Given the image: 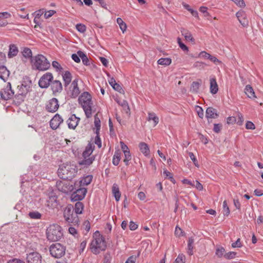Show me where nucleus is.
<instances>
[{
	"label": "nucleus",
	"mask_w": 263,
	"mask_h": 263,
	"mask_svg": "<svg viewBox=\"0 0 263 263\" xmlns=\"http://www.w3.org/2000/svg\"><path fill=\"white\" fill-rule=\"evenodd\" d=\"M78 79L73 80L71 84L65 88L67 96L70 98H76L80 93L81 91L78 87Z\"/></svg>",
	"instance_id": "obj_7"
},
{
	"label": "nucleus",
	"mask_w": 263,
	"mask_h": 263,
	"mask_svg": "<svg viewBox=\"0 0 263 263\" xmlns=\"http://www.w3.org/2000/svg\"><path fill=\"white\" fill-rule=\"evenodd\" d=\"M236 16L239 23L243 27H247L249 25V21L247 17V14L245 11L240 10L238 11Z\"/></svg>",
	"instance_id": "obj_18"
},
{
	"label": "nucleus",
	"mask_w": 263,
	"mask_h": 263,
	"mask_svg": "<svg viewBox=\"0 0 263 263\" xmlns=\"http://www.w3.org/2000/svg\"><path fill=\"white\" fill-rule=\"evenodd\" d=\"M237 119L235 117H229L227 119V123L228 124H232L236 123Z\"/></svg>",
	"instance_id": "obj_62"
},
{
	"label": "nucleus",
	"mask_w": 263,
	"mask_h": 263,
	"mask_svg": "<svg viewBox=\"0 0 263 263\" xmlns=\"http://www.w3.org/2000/svg\"><path fill=\"white\" fill-rule=\"evenodd\" d=\"M62 78L64 81V86L65 88L68 87L72 80V75L69 71H66L62 74Z\"/></svg>",
	"instance_id": "obj_23"
},
{
	"label": "nucleus",
	"mask_w": 263,
	"mask_h": 263,
	"mask_svg": "<svg viewBox=\"0 0 263 263\" xmlns=\"http://www.w3.org/2000/svg\"><path fill=\"white\" fill-rule=\"evenodd\" d=\"M180 31L182 35L184 36L186 40L191 41V42H195V39L189 31L184 28H182Z\"/></svg>",
	"instance_id": "obj_29"
},
{
	"label": "nucleus",
	"mask_w": 263,
	"mask_h": 263,
	"mask_svg": "<svg viewBox=\"0 0 263 263\" xmlns=\"http://www.w3.org/2000/svg\"><path fill=\"white\" fill-rule=\"evenodd\" d=\"M76 27L77 30L81 33H84L86 29V26L82 24H77Z\"/></svg>",
	"instance_id": "obj_51"
},
{
	"label": "nucleus",
	"mask_w": 263,
	"mask_h": 263,
	"mask_svg": "<svg viewBox=\"0 0 263 263\" xmlns=\"http://www.w3.org/2000/svg\"><path fill=\"white\" fill-rule=\"evenodd\" d=\"M147 120L150 121L153 120L154 123V126H156L159 122V118L154 112H148Z\"/></svg>",
	"instance_id": "obj_39"
},
{
	"label": "nucleus",
	"mask_w": 263,
	"mask_h": 263,
	"mask_svg": "<svg viewBox=\"0 0 263 263\" xmlns=\"http://www.w3.org/2000/svg\"><path fill=\"white\" fill-rule=\"evenodd\" d=\"M218 90V85L215 78L210 79V92L212 94H216Z\"/></svg>",
	"instance_id": "obj_30"
},
{
	"label": "nucleus",
	"mask_w": 263,
	"mask_h": 263,
	"mask_svg": "<svg viewBox=\"0 0 263 263\" xmlns=\"http://www.w3.org/2000/svg\"><path fill=\"white\" fill-rule=\"evenodd\" d=\"M117 22L120 26L121 30L124 32L127 28L126 24L123 21L122 18L118 17L117 19Z\"/></svg>",
	"instance_id": "obj_44"
},
{
	"label": "nucleus",
	"mask_w": 263,
	"mask_h": 263,
	"mask_svg": "<svg viewBox=\"0 0 263 263\" xmlns=\"http://www.w3.org/2000/svg\"><path fill=\"white\" fill-rule=\"evenodd\" d=\"M74 212L77 214H81L82 213L84 210V204L80 201L77 202L73 208Z\"/></svg>",
	"instance_id": "obj_34"
},
{
	"label": "nucleus",
	"mask_w": 263,
	"mask_h": 263,
	"mask_svg": "<svg viewBox=\"0 0 263 263\" xmlns=\"http://www.w3.org/2000/svg\"><path fill=\"white\" fill-rule=\"evenodd\" d=\"M195 110L199 117L202 119L204 116V112L202 108L198 105H196L195 106Z\"/></svg>",
	"instance_id": "obj_49"
},
{
	"label": "nucleus",
	"mask_w": 263,
	"mask_h": 263,
	"mask_svg": "<svg viewBox=\"0 0 263 263\" xmlns=\"http://www.w3.org/2000/svg\"><path fill=\"white\" fill-rule=\"evenodd\" d=\"M56 11L55 10H50L48 11H46L44 14V17L46 18H48L52 16L54 13H55Z\"/></svg>",
	"instance_id": "obj_60"
},
{
	"label": "nucleus",
	"mask_w": 263,
	"mask_h": 263,
	"mask_svg": "<svg viewBox=\"0 0 263 263\" xmlns=\"http://www.w3.org/2000/svg\"><path fill=\"white\" fill-rule=\"evenodd\" d=\"M157 63L159 65L168 66L171 64L172 60L168 58H160L158 60Z\"/></svg>",
	"instance_id": "obj_41"
},
{
	"label": "nucleus",
	"mask_w": 263,
	"mask_h": 263,
	"mask_svg": "<svg viewBox=\"0 0 263 263\" xmlns=\"http://www.w3.org/2000/svg\"><path fill=\"white\" fill-rule=\"evenodd\" d=\"M63 122V120L62 117L59 114H57L51 119L49 122L50 126L52 129H57Z\"/></svg>",
	"instance_id": "obj_15"
},
{
	"label": "nucleus",
	"mask_w": 263,
	"mask_h": 263,
	"mask_svg": "<svg viewBox=\"0 0 263 263\" xmlns=\"http://www.w3.org/2000/svg\"><path fill=\"white\" fill-rule=\"evenodd\" d=\"M185 256L181 254H179V255L178 256V257H177V258L175 260V262L176 263H184V260H185Z\"/></svg>",
	"instance_id": "obj_55"
},
{
	"label": "nucleus",
	"mask_w": 263,
	"mask_h": 263,
	"mask_svg": "<svg viewBox=\"0 0 263 263\" xmlns=\"http://www.w3.org/2000/svg\"><path fill=\"white\" fill-rule=\"evenodd\" d=\"M59 107V101L57 98H53L46 103L45 108L49 112H55Z\"/></svg>",
	"instance_id": "obj_13"
},
{
	"label": "nucleus",
	"mask_w": 263,
	"mask_h": 263,
	"mask_svg": "<svg viewBox=\"0 0 263 263\" xmlns=\"http://www.w3.org/2000/svg\"><path fill=\"white\" fill-rule=\"evenodd\" d=\"M66 248L60 243L52 244L49 248L51 255L57 258H61L65 254Z\"/></svg>",
	"instance_id": "obj_8"
},
{
	"label": "nucleus",
	"mask_w": 263,
	"mask_h": 263,
	"mask_svg": "<svg viewBox=\"0 0 263 263\" xmlns=\"http://www.w3.org/2000/svg\"><path fill=\"white\" fill-rule=\"evenodd\" d=\"M92 178L93 176L91 175H88L81 177L79 181L80 186L88 185L91 182Z\"/></svg>",
	"instance_id": "obj_22"
},
{
	"label": "nucleus",
	"mask_w": 263,
	"mask_h": 263,
	"mask_svg": "<svg viewBox=\"0 0 263 263\" xmlns=\"http://www.w3.org/2000/svg\"><path fill=\"white\" fill-rule=\"evenodd\" d=\"M90 248L91 252L96 255L99 254L100 251H104L106 248L104 237L99 234L98 237L92 240Z\"/></svg>",
	"instance_id": "obj_4"
},
{
	"label": "nucleus",
	"mask_w": 263,
	"mask_h": 263,
	"mask_svg": "<svg viewBox=\"0 0 263 263\" xmlns=\"http://www.w3.org/2000/svg\"><path fill=\"white\" fill-rule=\"evenodd\" d=\"M79 56L81 58L82 60V62L84 65L88 66L90 64V61L88 59L87 55L81 50H79L77 52Z\"/></svg>",
	"instance_id": "obj_32"
},
{
	"label": "nucleus",
	"mask_w": 263,
	"mask_h": 263,
	"mask_svg": "<svg viewBox=\"0 0 263 263\" xmlns=\"http://www.w3.org/2000/svg\"><path fill=\"white\" fill-rule=\"evenodd\" d=\"M232 247L233 248H241L242 247V244L240 241V238H238L235 242H234L231 245Z\"/></svg>",
	"instance_id": "obj_57"
},
{
	"label": "nucleus",
	"mask_w": 263,
	"mask_h": 263,
	"mask_svg": "<svg viewBox=\"0 0 263 263\" xmlns=\"http://www.w3.org/2000/svg\"><path fill=\"white\" fill-rule=\"evenodd\" d=\"M28 216L33 219H40L42 218V214L36 211L30 212L28 213Z\"/></svg>",
	"instance_id": "obj_42"
},
{
	"label": "nucleus",
	"mask_w": 263,
	"mask_h": 263,
	"mask_svg": "<svg viewBox=\"0 0 263 263\" xmlns=\"http://www.w3.org/2000/svg\"><path fill=\"white\" fill-rule=\"evenodd\" d=\"M53 80V75L51 72L44 74L39 81V85L42 88H47Z\"/></svg>",
	"instance_id": "obj_9"
},
{
	"label": "nucleus",
	"mask_w": 263,
	"mask_h": 263,
	"mask_svg": "<svg viewBox=\"0 0 263 263\" xmlns=\"http://www.w3.org/2000/svg\"><path fill=\"white\" fill-rule=\"evenodd\" d=\"M217 110L212 107L207 108L205 111V117L209 120V118L215 119L218 117Z\"/></svg>",
	"instance_id": "obj_21"
},
{
	"label": "nucleus",
	"mask_w": 263,
	"mask_h": 263,
	"mask_svg": "<svg viewBox=\"0 0 263 263\" xmlns=\"http://www.w3.org/2000/svg\"><path fill=\"white\" fill-rule=\"evenodd\" d=\"M124 155V159L123 160V162L125 163V164L126 166H128L129 164V161L132 159V156L130 154V151H128L127 152H123Z\"/></svg>",
	"instance_id": "obj_43"
},
{
	"label": "nucleus",
	"mask_w": 263,
	"mask_h": 263,
	"mask_svg": "<svg viewBox=\"0 0 263 263\" xmlns=\"http://www.w3.org/2000/svg\"><path fill=\"white\" fill-rule=\"evenodd\" d=\"M57 191L52 189V187H49L46 192L48 197L57 196Z\"/></svg>",
	"instance_id": "obj_53"
},
{
	"label": "nucleus",
	"mask_w": 263,
	"mask_h": 263,
	"mask_svg": "<svg viewBox=\"0 0 263 263\" xmlns=\"http://www.w3.org/2000/svg\"><path fill=\"white\" fill-rule=\"evenodd\" d=\"M58 196L48 197L47 200V206L48 207H53L57 205Z\"/></svg>",
	"instance_id": "obj_35"
},
{
	"label": "nucleus",
	"mask_w": 263,
	"mask_h": 263,
	"mask_svg": "<svg viewBox=\"0 0 263 263\" xmlns=\"http://www.w3.org/2000/svg\"><path fill=\"white\" fill-rule=\"evenodd\" d=\"M79 103L81 104L87 118H90L92 116L91 96L87 91L83 92L79 98Z\"/></svg>",
	"instance_id": "obj_2"
},
{
	"label": "nucleus",
	"mask_w": 263,
	"mask_h": 263,
	"mask_svg": "<svg viewBox=\"0 0 263 263\" xmlns=\"http://www.w3.org/2000/svg\"><path fill=\"white\" fill-rule=\"evenodd\" d=\"M18 52V49L15 44H10L9 46V51L8 57L9 58H12L15 57Z\"/></svg>",
	"instance_id": "obj_24"
},
{
	"label": "nucleus",
	"mask_w": 263,
	"mask_h": 263,
	"mask_svg": "<svg viewBox=\"0 0 263 263\" xmlns=\"http://www.w3.org/2000/svg\"><path fill=\"white\" fill-rule=\"evenodd\" d=\"M139 147L140 151L144 156H147L149 155L150 151L148 145L145 142H140L139 144Z\"/></svg>",
	"instance_id": "obj_28"
},
{
	"label": "nucleus",
	"mask_w": 263,
	"mask_h": 263,
	"mask_svg": "<svg viewBox=\"0 0 263 263\" xmlns=\"http://www.w3.org/2000/svg\"><path fill=\"white\" fill-rule=\"evenodd\" d=\"M95 159V156L91 157H84V159L78 162V164L81 166H84V167H87L90 165Z\"/></svg>",
	"instance_id": "obj_20"
},
{
	"label": "nucleus",
	"mask_w": 263,
	"mask_h": 263,
	"mask_svg": "<svg viewBox=\"0 0 263 263\" xmlns=\"http://www.w3.org/2000/svg\"><path fill=\"white\" fill-rule=\"evenodd\" d=\"M14 91L12 90L11 84L8 82L6 87L1 90L0 95L2 99L8 100L14 95Z\"/></svg>",
	"instance_id": "obj_12"
},
{
	"label": "nucleus",
	"mask_w": 263,
	"mask_h": 263,
	"mask_svg": "<svg viewBox=\"0 0 263 263\" xmlns=\"http://www.w3.org/2000/svg\"><path fill=\"white\" fill-rule=\"evenodd\" d=\"M108 83L114 90L120 93L124 94L125 92L122 87L119 84L116 83L114 78H110V79L108 80Z\"/></svg>",
	"instance_id": "obj_19"
},
{
	"label": "nucleus",
	"mask_w": 263,
	"mask_h": 263,
	"mask_svg": "<svg viewBox=\"0 0 263 263\" xmlns=\"http://www.w3.org/2000/svg\"><path fill=\"white\" fill-rule=\"evenodd\" d=\"M246 128L248 129H254L255 126L253 122L248 121L246 123Z\"/></svg>",
	"instance_id": "obj_59"
},
{
	"label": "nucleus",
	"mask_w": 263,
	"mask_h": 263,
	"mask_svg": "<svg viewBox=\"0 0 263 263\" xmlns=\"http://www.w3.org/2000/svg\"><path fill=\"white\" fill-rule=\"evenodd\" d=\"M52 67L55 69L57 72H61L63 71V68L60 65V64L57 61H53L52 62Z\"/></svg>",
	"instance_id": "obj_45"
},
{
	"label": "nucleus",
	"mask_w": 263,
	"mask_h": 263,
	"mask_svg": "<svg viewBox=\"0 0 263 263\" xmlns=\"http://www.w3.org/2000/svg\"><path fill=\"white\" fill-rule=\"evenodd\" d=\"M222 208L224 215L228 216L230 214V211L226 200L223 202Z\"/></svg>",
	"instance_id": "obj_47"
},
{
	"label": "nucleus",
	"mask_w": 263,
	"mask_h": 263,
	"mask_svg": "<svg viewBox=\"0 0 263 263\" xmlns=\"http://www.w3.org/2000/svg\"><path fill=\"white\" fill-rule=\"evenodd\" d=\"M22 53L23 57L26 59H30L32 58V51L28 47H24L22 51Z\"/></svg>",
	"instance_id": "obj_40"
},
{
	"label": "nucleus",
	"mask_w": 263,
	"mask_h": 263,
	"mask_svg": "<svg viewBox=\"0 0 263 263\" xmlns=\"http://www.w3.org/2000/svg\"><path fill=\"white\" fill-rule=\"evenodd\" d=\"M31 81L28 78L24 79L20 85L17 86L18 93L26 96L31 90Z\"/></svg>",
	"instance_id": "obj_10"
},
{
	"label": "nucleus",
	"mask_w": 263,
	"mask_h": 263,
	"mask_svg": "<svg viewBox=\"0 0 263 263\" xmlns=\"http://www.w3.org/2000/svg\"><path fill=\"white\" fill-rule=\"evenodd\" d=\"M189 155L190 158L193 161L195 165L196 166L198 167L199 165H198V161H197V159L196 158V157L194 155V154L192 152H190Z\"/></svg>",
	"instance_id": "obj_56"
},
{
	"label": "nucleus",
	"mask_w": 263,
	"mask_h": 263,
	"mask_svg": "<svg viewBox=\"0 0 263 263\" xmlns=\"http://www.w3.org/2000/svg\"><path fill=\"white\" fill-rule=\"evenodd\" d=\"M64 217L65 221L69 224L71 223L73 226H79V218L74 212L73 207L71 205L67 206L64 211Z\"/></svg>",
	"instance_id": "obj_5"
},
{
	"label": "nucleus",
	"mask_w": 263,
	"mask_h": 263,
	"mask_svg": "<svg viewBox=\"0 0 263 263\" xmlns=\"http://www.w3.org/2000/svg\"><path fill=\"white\" fill-rule=\"evenodd\" d=\"M136 260V257L134 256H130L129 257L125 263H135Z\"/></svg>",
	"instance_id": "obj_63"
},
{
	"label": "nucleus",
	"mask_w": 263,
	"mask_h": 263,
	"mask_svg": "<svg viewBox=\"0 0 263 263\" xmlns=\"http://www.w3.org/2000/svg\"><path fill=\"white\" fill-rule=\"evenodd\" d=\"M97 136L95 138V143L97 144L99 148H101L102 146V142L100 136L99 135V132H96Z\"/></svg>",
	"instance_id": "obj_54"
},
{
	"label": "nucleus",
	"mask_w": 263,
	"mask_h": 263,
	"mask_svg": "<svg viewBox=\"0 0 263 263\" xmlns=\"http://www.w3.org/2000/svg\"><path fill=\"white\" fill-rule=\"evenodd\" d=\"M111 256L109 253H106L104 256L103 263H110Z\"/></svg>",
	"instance_id": "obj_61"
},
{
	"label": "nucleus",
	"mask_w": 263,
	"mask_h": 263,
	"mask_svg": "<svg viewBox=\"0 0 263 263\" xmlns=\"http://www.w3.org/2000/svg\"><path fill=\"white\" fill-rule=\"evenodd\" d=\"M47 238L50 241H58L63 236L61 227L57 224L50 225L46 230Z\"/></svg>",
	"instance_id": "obj_3"
},
{
	"label": "nucleus",
	"mask_w": 263,
	"mask_h": 263,
	"mask_svg": "<svg viewBox=\"0 0 263 263\" xmlns=\"http://www.w3.org/2000/svg\"><path fill=\"white\" fill-rule=\"evenodd\" d=\"M80 118L77 117L75 114H72L67 120V123L68 128L70 129H74L78 126Z\"/></svg>",
	"instance_id": "obj_17"
},
{
	"label": "nucleus",
	"mask_w": 263,
	"mask_h": 263,
	"mask_svg": "<svg viewBox=\"0 0 263 263\" xmlns=\"http://www.w3.org/2000/svg\"><path fill=\"white\" fill-rule=\"evenodd\" d=\"M42 256L37 252H32L27 254V263H42Z\"/></svg>",
	"instance_id": "obj_14"
},
{
	"label": "nucleus",
	"mask_w": 263,
	"mask_h": 263,
	"mask_svg": "<svg viewBox=\"0 0 263 263\" xmlns=\"http://www.w3.org/2000/svg\"><path fill=\"white\" fill-rule=\"evenodd\" d=\"M236 253L235 252L231 251L228 253H226L224 255V257L227 259H231L235 257Z\"/></svg>",
	"instance_id": "obj_50"
},
{
	"label": "nucleus",
	"mask_w": 263,
	"mask_h": 263,
	"mask_svg": "<svg viewBox=\"0 0 263 263\" xmlns=\"http://www.w3.org/2000/svg\"><path fill=\"white\" fill-rule=\"evenodd\" d=\"M194 239L192 237H190L188 239L187 242V254L189 255H192L193 254V243Z\"/></svg>",
	"instance_id": "obj_37"
},
{
	"label": "nucleus",
	"mask_w": 263,
	"mask_h": 263,
	"mask_svg": "<svg viewBox=\"0 0 263 263\" xmlns=\"http://www.w3.org/2000/svg\"><path fill=\"white\" fill-rule=\"evenodd\" d=\"M201 85V80L199 79L197 81H194L192 82L190 91L194 93H198L199 92V89Z\"/></svg>",
	"instance_id": "obj_25"
},
{
	"label": "nucleus",
	"mask_w": 263,
	"mask_h": 263,
	"mask_svg": "<svg viewBox=\"0 0 263 263\" xmlns=\"http://www.w3.org/2000/svg\"><path fill=\"white\" fill-rule=\"evenodd\" d=\"M175 235L176 236L180 237L184 235V232L178 226H176L175 231Z\"/></svg>",
	"instance_id": "obj_52"
},
{
	"label": "nucleus",
	"mask_w": 263,
	"mask_h": 263,
	"mask_svg": "<svg viewBox=\"0 0 263 263\" xmlns=\"http://www.w3.org/2000/svg\"><path fill=\"white\" fill-rule=\"evenodd\" d=\"M215 254L218 257L221 258L222 256L224 257V255L225 254L224 248L222 247L217 248L216 250Z\"/></svg>",
	"instance_id": "obj_46"
},
{
	"label": "nucleus",
	"mask_w": 263,
	"mask_h": 263,
	"mask_svg": "<svg viewBox=\"0 0 263 263\" xmlns=\"http://www.w3.org/2000/svg\"><path fill=\"white\" fill-rule=\"evenodd\" d=\"M77 166L70 163H63L59 166L58 176L63 180H71L77 173Z\"/></svg>",
	"instance_id": "obj_1"
},
{
	"label": "nucleus",
	"mask_w": 263,
	"mask_h": 263,
	"mask_svg": "<svg viewBox=\"0 0 263 263\" xmlns=\"http://www.w3.org/2000/svg\"><path fill=\"white\" fill-rule=\"evenodd\" d=\"M112 193L117 201H119L121 197V193L119 190V186L117 184L114 183L112 186Z\"/></svg>",
	"instance_id": "obj_27"
},
{
	"label": "nucleus",
	"mask_w": 263,
	"mask_h": 263,
	"mask_svg": "<svg viewBox=\"0 0 263 263\" xmlns=\"http://www.w3.org/2000/svg\"><path fill=\"white\" fill-rule=\"evenodd\" d=\"M100 123H101V122H100L99 118L98 117L97 115H96L95 116L94 123H95V125L96 127V132H99V131L100 129V127H101Z\"/></svg>",
	"instance_id": "obj_48"
},
{
	"label": "nucleus",
	"mask_w": 263,
	"mask_h": 263,
	"mask_svg": "<svg viewBox=\"0 0 263 263\" xmlns=\"http://www.w3.org/2000/svg\"><path fill=\"white\" fill-rule=\"evenodd\" d=\"M7 263H25L23 260L18 258H13L8 261Z\"/></svg>",
	"instance_id": "obj_64"
},
{
	"label": "nucleus",
	"mask_w": 263,
	"mask_h": 263,
	"mask_svg": "<svg viewBox=\"0 0 263 263\" xmlns=\"http://www.w3.org/2000/svg\"><path fill=\"white\" fill-rule=\"evenodd\" d=\"M115 100L119 105L121 106L124 109H125V110H130L127 101L124 100L120 101L118 98L115 99ZM126 112H127V111H126Z\"/></svg>",
	"instance_id": "obj_38"
},
{
	"label": "nucleus",
	"mask_w": 263,
	"mask_h": 263,
	"mask_svg": "<svg viewBox=\"0 0 263 263\" xmlns=\"http://www.w3.org/2000/svg\"><path fill=\"white\" fill-rule=\"evenodd\" d=\"M87 193V189L85 187H81L73 192L71 196L70 199L72 201H80L83 200Z\"/></svg>",
	"instance_id": "obj_11"
},
{
	"label": "nucleus",
	"mask_w": 263,
	"mask_h": 263,
	"mask_svg": "<svg viewBox=\"0 0 263 263\" xmlns=\"http://www.w3.org/2000/svg\"><path fill=\"white\" fill-rule=\"evenodd\" d=\"M221 127H222L221 124H219V123L216 124L215 123L214 124L213 131L216 133H219L221 129Z\"/></svg>",
	"instance_id": "obj_58"
},
{
	"label": "nucleus",
	"mask_w": 263,
	"mask_h": 263,
	"mask_svg": "<svg viewBox=\"0 0 263 263\" xmlns=\"http://www.w3.org/2000/svg\"><path fill=\"white\" fill-rule=\"evenodd\" d=\"M245 92L247 96L251 99L256 98L254 90L250 85H247L246 86Z\"/></svg>",
	"instance_id": "obj_31"
},
{
	"label": "nucleus",
	"mask_w": 263,
	"mask_h": 263,
	"mask_svg": "<svg viewBox=\"0 0 263 263\" xmlns=\"http://www.w3.org/2000/svg\"><path fill=\"white\" fill-rule=\"evenodd\" d=\"M32 62L33 63V66L36 70L39 71H45L48 70L50 67V63L47 58L42 54H37L35 56Z\"/></svg>",
	"instance_id": "obj_6"
},
{
	"label": "nucleus",
	"mask_w": 263,
	"mask_h": 263,
	"mask_svg": "<svg viewBox=\"0 0 263 263\" xmlns=\"http://www.w3.org/2000/svg\"><path fill=\"white\" fill-rule=\"evenodd\" d=\"M21 93H17L16 95L14 96L13 101L16 105H20L24 101L26 97L25 96L22 94H20Z\"/></svg>",
	"instance_id": "obj_33"
},
{
	"label": "nucleus",
	"mask_w": 263,
	"mask_h": 263,
	"mask_svg": "<svg viewBox=\"0 0 263 263\" xmlns=\"http://www.w3.org/2000/svg\"><path fill=\"white\" fill-rule=\"evenodd\" d=\"M93 148L94 146H93L91 143H89L88 144L85 148V151L82 154L83 157H89L93 151Z\"/></svg>",
	"instance_id": "obj_36"
},
{
	"label": "nucleus",
	"mask_w": 263,
	"mask_h": 263,
	"mask_svg": "<svg viewBox=\"0 0 263 263\" xmlns=\"http://www.w3.org/2000/svg\"><path fill=\"white\" fill-rule=\"evenodd\" d=\"M51 89L54 96L62 92L63 86L61 82L59 80L52 81L50 84Z\"/></svg>",
	"instance_id": "obj_16"
},
{
	"label": "nucleus",
	"mask_w": 263,
	"mask_h": 263,
	"mask_svg": "<svg viewBox=\"0 0 263 263\" xmlns=\"http://www.w3.org/2000/svg\"><path fill=\"white\" fill-rule=\"evenodd\" d=\"M10 72L7 67L4 65L0 66V78L4 81L9 76Z\"/></svg>",
	"instance_id": "obj_26"
}]
</instances>
